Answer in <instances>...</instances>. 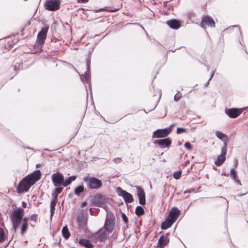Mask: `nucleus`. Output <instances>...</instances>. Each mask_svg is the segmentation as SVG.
Wrapping results in <instances>:
<instances>
[{
  "mask_svg": "<svg viewBox=\"0 0 248 248\" xmlns=\"http://www.w3.org/2000/svg\"><path fill=\"white\" fill-rule=\"evenodd\" d=\"M24 216V210L21 207H18L13 211V212L9 216L10 219L12 223L13 229L16 232V229L21 223Z\"/></svg>",
  "mask_w": 248,
  "mask_h": 248,
  "instance_id": "nucleus-1",
  "label": "nucleus"
},
{
  "mask_svg": "<svg viewBox=\"0 0 248 248\" xmlns=\"http://www.w3.org/2000/svg\"><path fill=\"white\" fill-rule=\"evenodd\" d=\"M83 181L90 189H99L102 186V181L94 177L86 176L83 178Z\"/></svg>",
  "mask_w": 248,
  "mask_h": 248,
  "instance_id": "nucleus-2",
  "label": "nucleus"
},
{
  "mask_svg": "<svg viewBox=\"0 0 248 248\" xmlns=\"http://www.w3.org/2000/svg\"><path fill=\"white\" fill-rule=\"evenodd\" d=\"M49 29V26H46L42 28L41 31L38 32L37 38L35 46L38 48H41L45 43V39L46 37L47 33Z\"/></svg>",
  "mask_w": 248,
  "mask_h": 248,
  "instance_id": "nucleus-3",
  "label": "nucleus"
},
{
  "mask_svg": "<svg viewBox=\"0 0 248 248\" xmlns=\"http://www.w3.org/2000/svg\"><path fill=\"white\" fill-rule=\"evenodd\" d=\"M33 185L26 176L24 177L16 186V191L18 193H21L28 191L30 187Z\"/></svg>",
  "mask_w": 248,
  "mask_h": 248,
  "instance_id": "nucleus-4",
  "label": "nucleus"
},
{
  "mask_svg": "<svg viewBox=\"0 0 248 248\" xmlns=\"http://www.w3.org/2000/svg\"><path fill=\"white\" fill-rule=\"evenodd\" d=\"M173 124L170 125L168 127H166L164 129H158L153 132V138L161 139L167 137L171 132V128L173 127Z\"/></svg>",
  "mask_w": 248,
  "mask_h": 248,
  "instance_id": "nucleus-5",
  "label": "nucleus"
},
{
  "mask_svg": "<svg viewBox=\"0 0 248 248\" xmlns=\"http://www.w3.org/2000/svg\"><path fill=\"white\" fill-rule=\"evenodd\" d=\"M60 0H46L44 3L45 8L50 11H55L60 7Z\"/></svg>",
  "mask_w": 248,
  "mask_h": 248,
  "instance_id": "nucleus-6",
  "label": "nucleus"
},
{
  "mask_svg": "<svg viewBox=\"0 0 248 248\" xmlns=\"http://www.w3.org/2000/svg\"><path fill=\"white\" fill-rule=\"evenodd\" d=\"M115 189L118 195L119 196L122 197L126 203H131L133 202L134 199L132 194L123 190L120 187H116Z\"/></svg>",
  "mask_w": 248,
  "mask_h": 248,
  "instance_id": "nucleus-7",
  "label": "nucleus"
},
{
  "mask_svg": "<svg viewBox=\"0 0 248 248\" xmlns=\"http://www.w3.org/2000/svg\"><path fill=\"white\" fill-rule=\"evenodd\" d=\"M106 200L105 196L101 193L95 194L92 198V202L100 207H103L105 205Z\"/></svg>",
  "mask_w": 248,
  "mask_h": 248,
  "instance_id": "nucleus-8",
  "label": "nucleus"
},
{
  "mask_svg": "<svg viewBox=\"0 0 248 248\" xmlns=\"http://www.w3.org/2000/svg\"><path fill=\"white\" fill-rule=\"evenodd\" d=\"M90 65L91 59L88 58L86 60L87 70L84 74L80 76V78L82 82L89 85L91 84Z\"/></svg>",
  "mask_w": 248,
  "mask_h": 248,
  "instance_id": "nucleus-9",
  "label": "nucleus"
},
{
  "mask_svg": "<svg viewBox=\"0 0 248 248\" xmlns=\"http://www.w3.org/2000/svg\"><path fill=\"white\" fill-rule=\"evenodd\" d=\"M51 180L55 186H63L64 176L60 172H57L52 174Z\"/></svg>",
  "mask_w": 248,
  "mask_h": 248,
  "instance_id": "nucleus-10",
  "label": "nucleus"
},
{
  "mask_svg": "<svg viewBox=\"0 0 248 248\" xmlns=\"http://www.w3.org/2000/svg\"><path fill=\"white\" fill-rule=\"evenodd\" d=\"M226 153L227 147L226 143H224V146L221 148V154L217 156L216 160L215 161V164L217 166H221L225 161Z\"/></svg>",
  "mask_w": 248,
  "mask_h": 248,
  "instance_id": "nucleus-11",
  "label": "nucleus"
},
{
  "mask_svg": "<svg viewBox=\"0 0 248 248\" xmlns=\"http://www.w3.org/2000/svg\"><path fill=\"white\" fill-rule=\"evenodd\" d=\"M153 143L154 144H157L159 148L162 149L169 148L171 143V140L170 138L155 140L153 141Z\"/></svg>",
  "mask_w": 248,
  "mask_h": 248,
  "instance_id": "nucleus-12",
  "label": "nucleus"
},
{
  "mask_svg": "<svg viewBox=\"0 0 248 248\" xmlns=\"http://www.w3.org/2000/svg\"><path fill=\"white\" fill-rule=\"evenodd\" d=\"M206 25L213 28L215 27V22L213 19L209 16L204 17L201 22V26L204 29H206Z\"/></svg>",
  "mask_w": 248,
  "mask_h": 248,
  "instance_id": "nucleus-13",
  "label": "nucleus"
},
{
  "mask_svg": "<svg viewBox=\"0 0 248 248\" xmlns=\"http://www.w3.org/2000/svg\"><path fill=\"white\" fill-rule=\"evenodd\" d=\"M115 220L112 218L106 217L103 228L108 233L111 232L114 228Z\"/></svg>",
  "mask_w": 248,
  "mask_h": 248,
  "instance_id": "nucleus-14",
  "label": "nucleus"
},
{
  "mask_svg": "<svg viewBox=\"0 0 248 248\" xmlns=\"http://www.w3.org/2000/svg\"><path fill=\"white\" fill-rule=\"evenodd\" d=\"M41 173L40 170H38L33 172L26 176V179L28 178L30 182L34 185L36 182L39 180L41 178Z\"/></svg>",
  "mask_w": 248,
  "mask_h": 248,
  "instance_id": "nucleus-15",
  "label": "nucleus"
},
{
  "mask_svg": "<svg viewBox=\"0 0 248 248\" xmlns=\"http://www.w3.org/2000/svg\"><path fill=\"white\" fill-rule=\"evenodd\" d=\"M180 214V210L176 207L171 209L167 217L175 222Z\"/></svg>",
  "mask_w": 248,
  "mask_h": 248,
  "instance_id": "nucleus-16",
  "label": "nucleus"
},
{
  "mask_svg": "<svg viewBox=\"0 0 248 248\" xmlns=\"http://www.w3.org/2000/svg\"><path fill=\"white\" fill-rule=\"evenodd\" d=\"M226 114L231 118H235L238 117L242 113L239 108H231L225 109Z\"/></svg>",
  "mask_w": 248,
  "mask_h": 248,
  "instance_id": "nucleus-17",
  "label": "nucleus"
},
{
  "mask_svg": "<svg viewBox=\"0 0 248 248\" xmlns=\"http://www.w3.org/2000/svg\"><path fill=\"white\" fill-rule=\"evenodd\" d=\"M169 233H166L165 235H162L160 236L157 243V248H164L169 242Z\"/></svg>",
  "mask_w": 248,
  "mask_h": 248,
  "instance_id": "nucleus-18",
  "label": "nucleus"
},
{
  "mask_svg": "<svg viewBox=\"0 0 248 248\" xmlns=\"http://www.w3.org/2000/svg\"><path fill=\"white\" fill-rule=\"evenodd\" d=\"M108 233H109L105 230H103V228H102L96 233L97 239L100 242H104L106 241L109 236Z\"/></svg>",
  "mask_w": 248,
  "mask_h": 248,
  "instance_id": "nucleus-19",
  "label": "nucleus"
},
{
  "mask_svg": "<svg viewBox=\"0 0 248 248\" xmlns=\"http://www.w3.org/2000/svg\"><path fill=\"white\" fill-rule=\"evenodd\" d=\"M77 221L80 228H84L87 224V219L83 213L78 214L77 216Z\"/></svg>",
  "mask_w": 248,
  "mask_h": 248,
  "instance_id": "nucleus-20",
  "label": "nucleus"
},
{
  "mask_svg": "<svg viewBox=\"0 0 248 248\" xmlns=\"http://www.w3.org/2000/svg\"><path fill=\"white\" fill-rule=\"evenodd\" d=\"M166 24L171 29L177 30L181 27V23L176 19H172L166 22Z\"/></svg>",
  "mask_w": 248,
  "mask_h": 248,
  "instance_id": "nucleus-21",
  "label": "nucleus"
},
{
  "mask_svg": "<svg viewBox=\"0 0 248 248\" xmlns=\"http://www.w3.org/2000/svg\"><path fill=\"white\" fill-rule=\"evenodd\" d=\"M78 243L81 246H84L86 248H93L94 247V245L89 239L80 238L78 240Z\"/></svg>",
  "mask_w": 248,
  "mask_h": 248,
  "instance_id": "nucleus-22",
  "label": "nucleus"
},
{
  "mask_svg": "<svg viewBox=\"0 0 248 248\" xmlns=\"http://www.w3.org/2000/svg\"><path fill=\"white\" fill-rule=\"evenodd\" d=\"M53 200L50 202V218H51L52 216L54 214V211L55 210V206L58 201V198L52 196Z\"/></svg>",
  "mask_w": 248,
  "mask_h": 248,
  "instance_id": "nucleus-23",
  "label": "nucleus"
},
{
  "mask_svg": "<svg viewBox=\"0 0 248 248\" xmlns=\"http://www.w3.org/2000/svg\"><path fill=\"white\" fill-rule=\"evenodd\" d=\"M174 223L173 221L167 217L165 221L162 223L161 228L162 230L167 229L170 228Z\"/></svg>",
  "mask_w": 248,
  "mask_h": 248,
  "instance_id": "nucleus-24",
  "label": "nucleus"
},
{
  "mask_svg": "<svg viewBox=\"0 0 248 248\" xmlns=\"http://www.w3.org/2000/svg\"><path fill=\"white\" fill-rule=\"evenodd\" d=\"M77 176L72 175L70 177L67 178L65 180L64 179L63 186L66 187L69 185L72 182L76 180Z\"/></svg>",
  "mask_w": 248,
  "mask_h": 248,
  "instance_id": "nucleus-25",
  "label": "nucleus"
},
{
  "mask_svg": "<svg viewBox=\"0 0 248 248\" xmlns=\"http://www.w3.org/2000/svg\"><path fill=\"white\" fill-rule=\"evenodd\" d=\"M62 236L65 239H68L70 236V233L69 231L67 226L63 227L62 230Z\"/></svg>",
  "mask_w": 248,
  "mask_h": 248,
  "instance_id": "nucleus-26",
  "label": "nucleus"
},
{
  "mask_svg": "<svg viewBox=\"0 0 248 248\" xmlns=\"http://www.w3.org/2000/svg\"><path fill=\"white\" fill-rule=\"evenodd\" d=\"M216 135L219 139L224 142L227 140V136L220 131H217L216 132Z\"/></svg>",
  "mask_w": 248,
  "mask_h": 248,
  "instance_id": "nucleus-27",
  "label": "nucleus"
},
{
  "mask_svg": "<svg viewBox=\"0 0 248 248\" xmlns=\"http://www.w3.org/2000/svg\"><path fill=\"white\" fill-rule=\"evenodd\" d=\"M135 214L139 217L144 215V210L143 208L140 205L137 206V207L136 208Z\"/></svg>",
  "mask_w": 248,
  "mask_h": 248,
  "instance_id": "nucleus-28",
  "label": "nucleus"
},
{
  "mask_svg": "<svg viewBox=\"0 0 248 248\" xmlns=\"http://www.w3.org/2000/svg\"><path fill=\"white\" fill-rule=\"evenodd\" d=\"M84 190V187L83 185H80L75 188L74 193L77 196H80V194Z\"/></svg>",
  "mask_w": 248,
  "mask_h": 248,
  "instance_id": "nucleus-29",
  "label": "nucleus"
},
{
  "mask_svg": "<svg viewBox=\"0 0 248 248\" xmlns=\"http://www.w3.org/2000/svg\"><path fill=\"white\" fill-rule=\"evenodd\" d=\"M56 187L54 189V192L52 194V196L56 197H58V195L61 193L63 189V187L60 186H56Z\"/></svg>",
  "mask_w": 248,
  "mask_h": 248,
  "instance_id": "nucleus-30",
  "label": "nucleus"
},
{
  "mask_svg": "<svg viewBox=\"0 0 248 248\" xmlns=\"http://www.w3.org/2000/svg\"><path fill=\"white\" fill-rule=\"evenodd\" d=\"M135 187L137 189V196L138 197H140V196H143L145 195V193L143 190V189L141 188L140 186H135Z\"/></svg>",
  "mask_w": 248,
  "mask_h": 248,
  "instance_id": "nucleus-31",
  "label": "nucleus"
},
{
  "mask_svg": "<svg viewBox=\"0 0 248 248\" xmlns=\"http://www.w3.org/2000/svg\"><path fill=\"white\" fill-rule=\"evenodd\" d=\"M6 238V234L4 230L0 227V243L3 242Z\"/></svg>",
  "mask_w": 248,
  "mask_h": 248,
  "instance_id": "nucleus-32",
  "label": "nucleus"
},
{
  "mask_svg": "<svg viewBox=\"0 0 248 248\" xmlns=\"http://www.w3.org/2000/svg\"><path fill=\"white\" fill-rule=\"evenodd\" d=\"M117 10H113V9L108 10L106 8H102L95 10H94V11L96 13H98L100 11H103L112 13V12H114L116 11Z\"/></svg>",
  "mask_w": 248,
  "mask_h": 248,
  "instance_id": "nucleus-33",
  "label": "nucleus"
},
{
  "mask_svg": "<svg viewBox=\"0 0 248 248\" xmlns=\"http://www.w3.org/2000/svg\"><path fill=\"white\" fill-rule=\"evenodd\" d=\"M181 174H182V171L180 170H178V171H174L173 174V177L175 179L178 180L181 177Z\"/></svg>",
  "mask_w": 248,
  "mask_h": 248,
  "instance_id": "nucleus-34",
  "label": "nucleus"
},
{
  "mask_svg": "<svg viewBox=\"0 0 248 248\" xmlns=\"http://www.w3.org/2000/svg\"><path fill=\"white\" fill-rule=\"evenodd\" d=\"M28 223H23L21 227V235H23L26 232L28 229Z\"/></svg>",
  "mask_w": 248,
  "mask_h": 248,
  "instance_id": "nucleus-35",
  "label": "nucleus"
},
{
  "mask_svg": "<svg viewBox=\"0 0 248 248\" xmlns=\"http://www.w3.org/2000/svg\"><path fill=\"white\" fill-rule=\"evenodd\" d=\"M138 198L140 204L142 205H145L146 203L145 195L140 196V197H138Z\"/></svg>",
  "mask_w": 248,
  "mask_h": 248,
  "instance_id": "nucleus-36",
  "label": "nucleus"
},
{
  "mask_svg": "<svg viewBox=\"0 0 248 248\" xmlns=\"http://www.w3.org/2000/svg\"><path fill=\"white\" fill-rule=\"evenodd\" d=\"M231 175L233 180H236L237 179V174L234 168H232L230 170Z\"/></svg>",
  "mask_w": 248,
  "mask_h": 248,
  "instance_id": "nucleus-37",
  "label": "nucleus"
},
{
  "mask_svg": "<svg viewBox=\"0 0 248 248\" xmlns=\"http://www.w3.org/2000/svg\"><path fill=\"white\" fill-rule=\"evenodd\" d=\"M234 29H235L237 32H238L239 33H241L240 30L239 28V26L237 25L232 26V27H230L229 28L226 29V30L230 31Z\"/></svg>",
  "mask_w": 248,
  "mask_h": 248,
  "instance_id": "nucleus-38",
  "label": "nucleus"
},
{
  "mask_svg": "<svg viewBox=\"0 0 248 248\" xmlns=\"http://www.w3.org/2000/svg\"><path fill=\"white\" fill-rule=\"evenodd\" d=\"M122 218L125 224H128V219L125 214L123 213H122Z\"/></svg>",
  "mask_w": 248,
  "mask_h": 248,
  "instance_id": "nucleus-39",
  "label": "nucleus"
},
{
  "mask_svg": "<svg viewBox=\"0 0 248 248\" xmlns=\"http://www.w3.org/2000/svg\"><path fill=\"white\" fill-rule=\"evenodd\" d=\"M186 131V129L183 127H178L177 129L176 133L177 134H180Z\"/></svg>",
  "mask_w": 248,
  "mask_h": 248,
  "instance_id": "nucleus-40",
  "label": "nucleus"
},
{
  "mask_svg": "<svg viewBox=\"0 0 248 248\" xmlns=\"http://www.w3.org/2000/svg\"><path fill=\"white\" fill-rule=\"evenodd\" d=\"M180 92H178L174 96V100L175 101H178L181 97L182 94H179Z\"/></svg>",
  "mask_w": 248,
  "mask_h": 248,
  "instance_id": "nucleus-41",
  "label": "nucleus"
},
{
  "mask_svg": "<svg viewBox=\"0 0 248 248\" xmlns=\"http://www.w3.org/2000/svg\"><path fill=\"white\" fill-rule=\"evenodd\" d=\"M184 146L187 149L189 150L191 149L192 147L191 143H190L188 142H185V143L184 144Z\"/></svg>",
  "mask_w": 248,
  "mask_h": 248,
  "instance_id": "nucleus-42",
  "label": "nucleus"
},
{
  "mask_svg": "<svg viewBox=\"0 0 248 248\" xmlns=\"http://www.w3.org/2000/svg\"><path fill=\"white\" fill-rule=\"evenodd\" d=\"M31 221H33L34 222H36L37 219V215L33 214L32 215L30 218Z\"/></svg>",
  "mask_w": 248,
  "mask_h": 248,
  "instance_id": "nucleus-43",
  "label": "nucleus"
},
{
  "mask_svg": "<svg viewBox=\"0 0 248 248\" xmlns=\"http://www.w3.org/2000/svg\"><path fill=\"white\" fill-rule=\"evenodd\" d=\"M214 73H215V71H213L210 76V78L208 79V80L207 81V82L205 83V86H208V85L209 84V81L211 80V79L214 76Z\"/></svg>",
  "mask_w": 248,
  "mask_h": 248,
  "instance_id": "nucleus-44",
  "label": "nucleus"
},
{
  "mask_svg": "<svg viewBox=\"0 0 248 248\" xmlns=\"http://www.w3.org/2000/svg\"><path fill=\"white\" fill-rule=\"evenodd\" d=\"M122 161V159L121 158H115L114 159V162L116 163H120Z\"/></svg>",
  "mask_w": 248,
  "mask_h": 248,
  "instance_id": "nucleus-45",
  "label": "nucleus"
},
{
  "mask_svg": "<svg viewBox=\"0 0 248 248\" xmlns=\"http://www.w3.org/2000/svg\"><path fill=\"white\" fill-rule=\"evenodd\" d=\"M89 0H78V3H85L89 1Z\"/></svg>",
  "mask_w": 248,
  "mask_h": 248,
  "instance_id": "nucleus-46",
  "label": "nucleus"
},
{
  "mask_svg": "<svg viewBox=\"0 0 248 248\" xmlns=\"http://www.w3.org/2000/svg\"><path fill=\"white\" fill-rule=\"evenodd\" d=\"M87 205V201H84L80 205V206L81 207H84Z\"/></svg>",
  "mask_w": 248,
  "mask_h": 248,
  "instance_id": "nucleus-47",
  "label": "nucleus"
},
{
  "mask_svg": "<svg viewBox=\"0 0 248 248\" xmlns=\"http://www.w3.org/2000/svg\"><path fill=\"white\" fill-rule=\"evenodd\" d=\"M20 63H18V65H17L16 64L14 66V70L16 71L20 68Z\"/></svg>",
  "mask_w": 248,
  "mask_h": 248,
  "instance_id": "nucleus-48",
  "label": "nucleus"
},
{
  "mask_svg": "<svg viewBox=\"0 0 248 248\" xmlns=\"http://www.w3.org/2000/svg\"><path fill=\"white\" fill-rule=\"evenodd\" d=\"M195 191V189L194 188H191L188 190H186L184 192V193H191V192H194Z\"/></svg>",
  "mask_w": 248,
  "mask_h": 248,
  "instance_id": "nucleus-49",
  "label": "nucleus"
},
{
  "mask_svg": "<svg viewBox=\"0 0 248 248\" xmlns=\"http://www.w3.org/2000/svg\"><path fill=\"white\" fill-rule=\"evenodd\" d=\"M236 183H237L238 184H239V185H241V183L240 182V181L239 180H237V179H236V180H234Z\"/></svg>",
  "mask_w": 248,
  "mask_h": 248,
  "instance_id": "nucleus-50",
  "label": "nucleus"
},
{
  "mask_svg": "<svg viewBox=\"0 0 248 248\" xmlns=\"http://www.w3.org/2000/svg\"><path fill=\"white\" fill-rule=\"evenodd\" d=\"M22 206L24 207H26L27 205V203L25 202H22Z\"/></svg>",
  "mask_w": 248,
  "mask_h": 248,
  "instance_id": "nucleus-51",
  "label": "nucleus"
},
{
  "mask_svg": "<svg viewBox=\"0 0 248 248\" xmlns=\"http://www.w3.org/2000/svg\"><path fill=\"white\" fill-rule=\"evenodd\" d=\"M22 220H23V223H25V222L26 223H28V219H27V218H23Z\"/></svg>",
  "mask_w": 248,
  "mask_h": 248,
  "instance_id": "nucleus-52",
  "label": "nucleus"
},
{
  "mask_svg": "<svg viewBox=\"0 0 248 248\" xmlns=\"http://www.w3.org/2000/svg\"><path fill=\"white\" fill-rule=\"evenodd\" d=\"M39 166H40V164H38L36 165V167H39Z\"/></svg>",
  "mask_w": 248,
  "mask_h": 248,
  "instance_id": "nucleus-53",
  "label": "nucleus"
}]
</instances>
